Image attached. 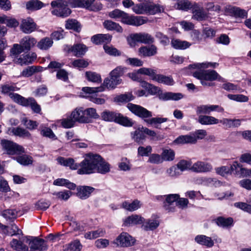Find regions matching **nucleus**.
Masks as SVG:
<instances>
[{
  "label": "nucleus",
  "instance_id": "58",
  "mask_svg": "<svg viewBox=\"0 0 251 251\" xmlns=\"http://www.w3.org/2000/svg\"><path fill=\"white\" fill-rule=\"evenodd\" d=\"M176 6L178 9L187 11L192 9L193 5L187 0H179Z\"/></svg>",
  "mask_w": 251,
  "mask_h": 251
},
{
  "label": "nucleus",
  "instance_id": "34",
  "mask_svg": "<svg viewBox=\"0 0 251 251\" xmlns=\"http://www.w3.org/2000/svg\"><path fill=\"white\" fill-rule=\"evenodd\" d=\"M115 123L126 127H131L134 124V123L131 119L123 116L119 113H118Z\"/></svg>",
  "mask_w": 251,
  "mask_h": 251
},
{
  "label": "nucleus",
  "instance_id": "27",
  "mask_svg": "<svg viewBox=\"0 0 251 251\" xmlns=\"http://www.w3.org/2000/svg\"><path fill=\"white\" fill-rule=\"evenodd\" d=\"M134 39L137 42L144 43L150 44L154 42L153 37L150 34L145 32L135 33Z\"/></svg>",
  "mask_w": 251,
  "mask_h": 251
},
{
  "label": "nucleus",
  "instance_id": "10",
  "mask_svg": "<svg viewBox=\"0 0 251 251\" xmlns=\"http://www.w3.org/2000/svg\"><path fill=\"white\" fill-rule=\"evenodd\" d=\"M126 107L130 111L139 117L147 118L152 116L151 112L140 105L128 103Z\"/></svg>",
  "mask_w": 251,
  "mask_h": 251
},
{
  "label": "nucleus",
  "instance_id": "25",
  "mask_svg": "<svg viewBox=\"0 0 251 251\" xmlns=\"http://www.w3.org/2000/svg\"><path fill=\"white\" fill-rule=\"evenodd\" d=\"M20 43L25 50L29 51L37 44V41L34 37L26 36L21 40Z\"/></svg>",
  "mask_w": 251,
  "mask_h": 251
},
{
  "label": "nucleus",
  "instance_id": "50",
  "mask_svg": "<svg viewBox=\"0 0 251 251\" xmlns=\"http://www.w3.org/2000/svg\"><path fill=\"white\" fill-rule=\"evenodd\" d=\"M103 25L104 27L108 30H116L118 32H122L123 28L119 24L116 23L112 21L107 20L104 22Z\"/></svg>",
  "mask_w": 251,
  "mask_h": 251
},
{
  "label": "nucleus",
  "instance_id": "4",
  "mask_svg": "<svg viewBox=\"0 0 251 251\" xmlns=\"http://www.w3.org/2000/svg\"><path fill=\"white\" fill-rule=\"evenodd\" d=\"M109 17L114 19H120L122 23L132 26H139L147 24L148 19L144 16L129 15L121 10L116 9L108 13Z\"/></svg>",
  "mask_w": 251,
  "mask_h": 251
},
{
  "label": "nucleus",
  "instance_id": "12",
  "mask_svg": "<svg viewBox=\"0 0 251 251\" xmlns=\"http://www.w3.org/2000/svg\"><path fill=\"white\" fill-rule=\"evenodd\" d=\"M217 111L218 112H224V109L219 105H201L196 108V113L197 115L209 114L211 112Z\"/></svg>",
  "mask_w": 251,
  "mask_h": 251
},
{
  "label": "nucleus",
  "instance_id": "11",
  "mask_svg": "<svg viewBox=\"0 0 251 251\" xmlns=\"http://www.w3.org/2000/svg\"><path fill=\"white\" fill-rule=\"evenodd\" d=\"M213 169V166L210 163L198 161L191 167V170L197 173H206L211 172Z\"/></svg>",
  "mask_w": 251,
  "mask_h": 251
},
{
  "label": "nucleus",
  "instance_id": "62",
  "mask_svg": "<svg viewBox=\"0 0 251 251\" xmlns=\"http://www.w3.org/2000/svg\"><path fill=\"white\" fill-rule=\"evenodd\" d=\"M17 161L23 165H28L32 164V158L27 155H23L16 157Z\"/></svg>",
  "mask_w": 251,
  "mask_h": 251
},
{
  "label": "nucleus",
  "instance_id": "51",
  "mask_svg": "<svg viewBox=\"0 0 251 251\" xmlns=\"http://www.w3.org/2000/svg\"><path fill=\"white\" fill-rule=\"evenodd\" d=\"M244 168L242 165L237 161L233 162L229 169L230 174H234L236 176H242L241 169Z\"/></svg>",
  "mask_w": 251,
  "mask_h": 251
},
{
  "label": "nucleus",
  "instance_id": "52",
  "mask_svg": "<svg viewBox=\"0 0 251 251\" xmlns=\"http://www.w3.org/2000/svg\"><path fill=\"white\" fill-rule=\"evenodd\" d=\"M155 81L168 85H173L174 84V81L172 77L162 75H157Z\"/></svg>",
  "mask_w": 251,
  "mask_h": 251
},
{
  "label": "nucleus",
  "instance_id": "35",
  "mask_svg": "<svg viewBox=\"0 0 251 251\" xmlns=\"http://www.w3.org/2000/svg\"><path fill=\"white\" fill-rule=\"evenodd\" d=\"M179 196L178 194H170L166 196V201L164 202V206L167 210L169 211H173L171 205L174 202L177 201L179 199Z\"/></svg>",
  "mask_w": 251,
  "mask_h": 251
},
{
  "label": "nucleus",
  "instance_id": "44",
  "mask_svg": "<svg viewBox=\"0 0 251 251\" xmlns=\"http://www.w3.org/2000/svg\"><path fill=\"white\" fill-rule=\"evenodd\" d=\"M65 27L68 29L79 32L81 29V25L77 20L71 19L66 21Z\"/></svg>",
  "mask_w": 251,
  "mask_h": 251
},
{
  "label": "nucleus",
  "instance_id": "16",
  "mask_svg": "<svg viewBox=\"0 0 251 251\" xmlns=\"http://www.w3.org/2000/svg\"><path fill=\"white\" fill-rule=\"evenodd\" d=\"M20 28L24 33L30 34L36 30V25L32 19L28 17L22 20Z\"/></svg>",
  "mask_w": 251,
  "mask_h": 251
},
{
  "label": "nucleus",
  "instance_id": "32",
  "mask_svg": "<svg viewBox=\"0 0 251 251\" xmlns=\"http://www.w3.org/2000/svg\"><path fill=\"white\" fill-rule=\"evenodd\" d=\"M163 161H172L175 158V152L174 151L170 148H165L162 149V152L161 154Z\"/></svg>",
  "mask_w": 251,
  "mask_h": 251
},
{
  "label": "nucleus",
  "instance_id": "29",
  "mask_svg": "<svg viewBox=\"0 0 251 251\" xmlns=\"http://www.w3.org/2000/svg\"><path fill=\"white\" fill-rule=\"evenodd\" d=\"M141 206L142 203L141 202L136 200L131 202L125 201L122 203L121 207L127 211L132 212L138 209Z\"/></svg>",
  "mask_w": 251,
  "mask_h": 251
},
{
  "label": "nucleus",
  "instance_id": "42",
  "mask_svg": "<svg viewBox=\"0 0 251 251\" xmlns=\"http://www.w3.org/2000/svg\"><path fill=\"white\" fill-rule=\"evenodd\" d=\"M12 248L17 251H28V247L21 240L13 239L10 243Z\"/></svg>",
  "mask_w": 251,
  "mask_h": 251
},
{
  "label": "nucleus",
  "instance_id": "54",
  "mask_svg": "<svg viewBox=\"0 0 251 251\" xmlns=\"http://www.w3.org/2000/svg\"><path fill=\"white\" fill-rule=\"evenodd\" d=\"M138 72L140 74L147 75L151 77L153 80L156 77L157 74L155 70L148 68H141L138 70Z\"/></svg>",
  "mask_w": 251,
  "mask_h": 251
},
{
  "label": "nucleus",
  "instance_id": "63",
  "mask_svg": "<svg viewBox=\"0 0 251 251\" xmlns=\"http://www.w3.org/2000/svg\"><path fill=\"white\" fill-rule=\"evenodd\" d=\"M41 134L44 137H46L53 140H55L57 138L52 130L50 128L47 127L42 126Z\"/></svg>",
  "mask_w": 251,
  "mask_h": 251
},
{
  "label": "nucleus",
  "instance_id": "59",
  "mask_svg": "<svg viewBox=\"0 0 251 251\" xmlns=\"http://www.w3.org/2000/svg\"><path fill=\"white\" fill-rule=\"evenodd\" d=\"M86 76L90 81L95 83H100L101 82L100 75L95 72H87L86 73Z\"/></svg>",
  "mask_w": 251,
  "mask_h": 251
},
{
  "label": "nucleus",
  "instance_id": "49",
  "mask_svg": "<svg viewBox=\"0 0 251 251\" xmlns=\"http://www.w3.org/2000/svg\"><path fill=\"white\" fill-rule=\"evenodd\" d=\"M118 113L114 111L106 110L101 113V117L105 121L116 122Z\"/></svg>",
  "mask_w": 251,
  "mask_h": 251
},
{
  "label": "nucleus",
  "instance_id": "23",
  "mask_svg": "<svg viewBox=\"0 0 251 251\" xmlns=\"http://www.w3.org/2000/svg\"><path fill=\"white\" fill-rule=\"evenodd\" d=\"M183 97V95L181 93L164 92L159 94V99L165 101L178 100L182 99Z\"/></svg>",
  "mask_w": 251,
  "mask_h": 251
},
{
  "label": "nucleus",
  "instance_id": "17",
  "mask_svg": "<svg viewBox=\"0 0 251 251\" xmlns=\"http://www.w3.org/2000/svg\"><path fill=\"white\" fill-rule=\"evenodd\" d=\"M193 17L194 19L198 21H203L207 19L209 17V14L204 10L203 8L199 5L195 4L192 7Z\"/></svg>",
  "mask_w": 251,
  "mask_h": 251
},
{
  "label": "nucleus",
  "instance_id": "21",
  "mask_svg": "<svg viewBox=\"0 0 251 251\" xmlns=\"http://www.w3.org/2000/svg\"><path fill=\"white\" fill-rule=\"evenodd\" d=\"M195 241L197 244L205 246L207 248H211L214 244V240L210 237L205 235H198L195 237Z\"/></svg>",
  "mask_w": 251,
  "mask_h": 251
},
{
  "label": "nucleus",
  "instance_id": "20",
  "mask_svg": "<svg viewBox=\"0 0 251 251\" xmlns=\"http://www.w3.org/2000/svg\"><path fill=\"white\" fill-rule=\"evenodd\" d=\"M95 188L88 186H79L77 188V196L82 200L88 198Z\"/></svg>",
  "mask_w": 251,
  "mask_h": 251
},
{
  "label": "nucleus",
  "instance_id": "28",
  "mask_svg": "<svg viewBox=\"0 0 251 251\" xmlns=\"http://www.w3.org/2000/svg\"><path fill=\"white\" fill-rule=\"evenodd\" d=\"M175 142L176 144H196V140L192 132L189 134L181 135L178 137Z\"/></svg>",
  "mask_w": 251,
  "mask_h": 251
},
{
  "label": "nucleus",
  "instance_id": "26",
  "mask_svg": "<svg viewBox=\"0 0 251 251\" xmlns=\"http://www.w3.org/2000/svg\"><path fill=\"white\" fill-rule=\"evenodd\" d=\"M198 122L202 125H212L219 124L220 120L213 116L201 115L199 116Z\"/></svg>",
  "mask_w": 251,
  "mask_h": 251
},
{
  "label": "nucleus",
  "instance_id": "19",
  "mask_svg": "<svg viewBox=\"0 0 251 251\" xmlns=\"http://www.w3.org/2000/svg\"><path fill=\"white\" fill-rule=\"evenodd\" d=\"M144 218L138 215H132L126 218L123 220V225L130 226L135 225L142 224Z\"/></svg>",
  "mask_w": 251,
  "mask_h": 251
},
{
  "label": "nucleus",
  "instance_id": "64",
  "mask_svg": "<svg viewBox=\"0 0 251 251\" xmlns=\"http://www.w3.org/2000/svg\"><path fill=\"white\" fill-rule=\"evenodd\" d=\"M191 162L189 161L181 160L178 162L176 165V167L177 168L178 171L180 170V172H183L186 171L188 169L191 170Z\"/></svg>",
  "mask_w": 251,
  "mask_h": 251
},
{
  "label": "nucleus",
  "instance_id": "30",
  "mask_svg": "<svg viewBox=\"0 0 251 251\" xmlns=\"http://www.w3.org/2000/svg\"><path fill=\"white\" fill-rule=\"evenodd\" d=\"M111 36L108 34H100L93 36L92 38V41L96 44H100L102 43H108L111 40Z\"/></svg>",
  "mask_w": 251,
  "mask_h": 251
},
{
  "label": "nucleus",
  "instance_id": "43",
  "mask_svg": "<svg viewBox=\"0 0 251 251\" xmlns=\"http://www.w3.org/2000/svg\"><path fill=\"white\" fill-rule=\"evenodd\" d=\"M19 88L14 84H4L1 86V92L5 95H8L10 98V95L14 94V92L17 91Z\"/></svg>",
  "mask_w": 251,
  "mask_h": 251
},
{
  "label": "nucleus",
  "instance_id": "55",
  "mask_svg": "<svg viewBox=\"0 0 251 251\" xmlns=\"http://www.w3.org/2000/svg\"><path fill=\"white\" fill-rule=\"evenodd\" d=\"M118 167L121 171H128L131 169V164L130 161L127 158L123 157L118 163Z\"/></svg>",
  "mask_w": 251,
  "mask_h": 251
},
{
  "label": "nucleus",
  "instance_id": "31",
  "mask_svg": "<svg viewBox=\"0 0 251 251\" xmlns=\"http://www.w3.org/2000/svg\"><path fill=\"white\" fill-rule=\"evenodd\" d=\"M8 131L16 136L22 138H29L31 136L30 133L27 130L20 127L10 128Z\"/></svg>",
  "mask_w": 251,
  "mask_h": 251
},
{
  "label": "nucleus",
  "instance_id": "46",
  "mask_svg": "<svg viewBox=\"0 0 251 251\" xmlns=\"http://www.w3.org/2000/svg\"><path fill=\"white\" fill-rule=\"evenodd\" d=\"M53 184L56 186H65L71 190H74L76 187L75 184L64 178H57L54 180Z\"/></svg>",
  "mask_w": 251,
  "mask_h": 251
},
{
  "label": "nucleus",
  "instance_id": "39",
  "mask_svg": "<svg viewBox=\"0 0 251 251\" xmlns=\"http://www.w3.org/2000/svg\"><path fill=\"white\" fill-rule=\"evenodd\" d=\"M105 231L102 228H100L95 231H88L85 233L84 237L86 239L92 240L104 235Z\"/></svg>",
  "mask_w": 251,
  "mask_h": 251
},
{
  "label": "nucleus",
  "instance_id": "5",
  "mask_svg": "<svg viewBox=\"0 0 251 251\" xmlns=\"http://www.w3.org/2000/svg\"><path fill=\"white\" fill-rule=\"evenodd\" d=\"M71 117L73 118L75 122L89 123L91 122L92 119H98L99 116L95 108L85 109L82 107H78L72 111Z\"/></svg>",
  "mask_w": 251,
  "mask_h": 251
},
{
  "label": "nucleus",
  "instance_id": "47",
  "mask_svg": "<svg viewBox=\"0 0 251 251\" xmlns=\"http://www.w3.org/2000/svg\"><path fill=\"white\" fill-rule=\"evenodd\" d=\"M45 5L42 2L38 0H30L26 4V8L31 10H39Z\"/></svg>",
  "mask_w": 251,
  "mask_h": 251
},
{
  "label": "nucleus",
  "instance_id": "15",
  "mask_svg": "<svg viewBox=\"0 0 251 251\" xmlns=\"http://www.w3.org/2000/svg\"><path fill=\"white\" fill-rule=\"evenodd\" d=\"M30 251H45L48 249L47 242L43 239L35 238L29 243Z\"/></svg>",
  "mask_w": 251,
  "mask_h": 251
},
{
  "label": "nucleus",
  "instance_id": "18",
  "mask_svg": "<svg viewBox=\"0 0 251 251\" xmlns=\"http://www.w3.org/2000/svg\"><path fill=\"white\" fill-rule=\"evenodd\" d=\"M37 58L35 52H29L20 55L13 61L15 63L21 65H27L32 63Z\"/></svg>",
  "mask_w": 251,
  "mask_h": 251
},
{
  "label": "nucleus",
  "instance_id": "41",
  "mask_svg": "<svg viewBox=\"0 0 251 251\" xmlns=\"http://www.w3.org/2000/svg\"><path fill=\"white\" fill-rule=\"evenodd\" d=\"M75 56H80L85 54L87 51L86 46L82 44H76L72 47L69 50Z\"/></svg>",
  "mask_w": 251,
  "mask_h": 251
},
{
  "label": "nucleus",
  "instance_id": "14",
  "mask_svg": "<svg viewBox=\"0 0 251 251\" xmlns=\"http://www.w3.org/2000/svg\"><path fill=\"white\" fill-rule=\"evenodd\" d=\"M134 243V240L132 237L126 232L122 233L114 241V243L116 244L118 246L123 247L130 246L132 245Z\"/></svg>",
  "mask_w": 251,
  "mask_h": 251
},
{
  "label": "nucleus",
  "instance_id": "36",
  "mask_svg": "<svg viewBox=\"0 0 251 251\" xmlns=\"http://www.w3.org/2000/svg\"><path fill=\"white\" fill-rule=\"evenodd\" d=\"M226 10L237 17L244 18L247 15V12L245 10L230 5L226 6Z\"/></svg>",
  "mask_w": 251,
  "mask_h": 251
},
{
  "label": "nucleus",
  "instance_id": "33",
  "mask_svg": "<svg viewBox=\"0 0 251 251\" xmlns=\"http://www.w3.org/2000/svg\"><path fill=\"white\" fill-rule=\"evenodd\" d=\"M135 97L130 92L117 96L114 98V101L118 103L127 102L134 100Z\"/></svg>",
  "mask_w": 251,
  "mask_h": 251
},
{
  "label": "nucleus",
  "instance_id": "9",
  "mask_svg": "<svg viewBox=\"0 0 251 251\" xmlns=\"http://www.w3.org/2000/svg\"><path fill=\"white\" fill-rule=\"evenodd\" d=\"M1 144L8 154H19L25 152L24 148L22 146L12 141L3 140L1 141Z\"/></svg>",
  "mask_w": 251,
  "mask_h": 251
},
{
  "label": "nucleus",
  "instance_id": "38",
  "mask_svg": "<svg viewBox=\"0 0 251 251\" xmlns=\"http://www.w3.org/2000/svg\"><path fill=\"white\" fill-rule=\"evenodd\" d=\"M110 166L109 164L103 161L102 158L100 157V160L97 165L96 172H98L101 174H105L110 171Z\"/></svg>",
  "mask_w": 251,
  "mask_h": 251
},
{
  "label": "nucleus",
  "instance_id": "61",
  "mask_svg": "<svg viewBox=\"0 0 251 251\" xmlns=\"http://www.w3.org/2000/svg\"><path fill=\"white\" fill-rule=\"evenodd\" d=\"M59 122L61 124L62 127L65 128H69L73 127L75 123L74 119L71 117V115L68 118L60 120Z\"/></svg>",
  "mask_w": 251,
  "mask_h": 251
},
{
  "label": "nucleus",
  "instance_id": "53",
  "mask_svg": "<svg viewBox=\"0 0 251 251\" xmlns=\"http://www.w3.org/2000/svg\"><path fill=\"white\" fill-rule=\"evenodd\" d=\"M214 182L217 181L210 177H199L195 179V183L198 185L209 186L213 184Z\"/></svg>",
  "mask_w": 251,
  "mask_h": 251
},
{
  "label": "nucleus",
  "instance_id": "1",
  "mask_svg": "<svg viewBox=\"0 0 251 251\" xmlns=\"http://www.w3.org/2000/svg\"><path fill=\"white\" fill-rule=\"evenodd\" d=\"M84 159L79 165L75 162L74 159L59 157L57 158V162L61 165L69 167L72 170H77L79 175L91 174L96 172L97 165L100 159V156L91 153L85 154Z\"/></svg>",
  "mask_w": 251,
  "mask_h": 251
},
{
  "label": "nucleus",
  "instance_id": "22",
  "mask_svg": "<svg viewBox=\"0 0 251 251\" xmlns=\"http://www.w3.org/2000/svg\"><path fill=\"white\" fill-rule=\"evenodd\" d=\"M139 54L144 57H150L156 55L157 48L154 45L142 47L139 49Z\"/></svg>",
  "mask_w": 251,
  "mask_h": 251
},
{
  "label": "nucleus",
  "instance_id": "57",
  "mask_svg": "<svg viewBox=\"0 0 251 251\" xmlns=\"http://www.w3.org/2000/svg\"><path fill=\"white\" fill-rule=\"evenodd\" d=\"M21 122L26 128L31 130L36 129L38 126V123L36 121L29 120L26 117L22 118Z\"/></svg>",
  "mask_w": 251,
  "mask_h": 251
},
{
  "label": "nucleus",
  "instance_id": "13",
  "mask_svg": "<svg viewBox=\"0 0 251 251\" xmlns=\"http://www.w3.org/2000/svg\"><path fill=\"white\" fill-rule=\"evenodd\" d=\"M159 220L156 215H152L151 218L145 219L142 223V227L145 231H152L156 229L159 226Z\"/></svg>",
  "mask_w": 251,
  "mask_h": 251
},
{
  "label": "nucleus",
  "instance_id": "3",
  "mask_svg": "<svg viewBox=\"0 0 251 251\" xmlns=\"http://www.w3.org/2000/svg\"><path fill=\"white\" fill-rule=\"evenodd\" d=\"M122 82L121 78H117L115 76H110V77L106 78L104 81L102 86L98 87H83L82 91L85 93V96H82V97L88 98L91 101L98 104H101L105 102L103 99L97 98L98 92H102L104 90V87L108 90L114 89L117 85L120 84Z\"/></svg>",
  "mask_w": 251,
  "mask_h": 251
},
{
  "label": "nucleus",
  "instance_id": "7",
  "mask_svg": "<svg viewBox=\"0 0 251 251\" xmlns=\"http://www.w3.org/2000/svg\"><path fill=\"white\" fill-rule=\"evenodd\" d=\"M72 7L86 8L90 11H97L102 9V5L98 0H73L70 2Z\"/></svg>",
  "mask_w": 251,
  "mask_h": 251
},
{
  "label": "nucleus",
  "instance_id": "48",
  "mask_svg": "<svg viewBox=\"0 0 251 251\" xmlns=\"http://www.w3.org/2000/svg\"><path fill=\"white\" fill-rule=\"evenodd\" d=\"M25 50L23 48L21 43L14 44L12 48L10 50V55L13 59V60L19 57L20 54L23 52Z\"/></svg>",
  "mask_w": 251,
  "mask_h": 251
},
{
  "label": "nucleus",
  "instance_id": "24",
  "mask_svg": "<svg viewBox=\"0 0 251 251\" xmlns=\"http://www.w3.org/2000/svg\"><path fill=\"white\" fill-rule=\"evenodd\" d=\"M36 44L38 49L41 50L47 51L52 46L53 41L51 38L45 37L41 39Z\"/></svg>",
  "mask_w": 251,
  "mask_h": 251
},
{
  "label": "nucleus",
  "instance_id": "45",
  "mask_svg": "<svg viewBox=\"0 0 251 251\" xmlns=\"http://www.w3.org/2000/svg\"><path fill=\"white\" fill-rule=\"evenodd\" d=\"M10 99L18 104L27 107L28 98H25L18 94L14 93V94L10 95Z\"/></svg>",
  "mask_w": 251,
  "mask_h": 251
},
{
  "label": "nucleus",
  "instance_id": "60",
  "mask_svg": "<svg viewBox=\"0 0 251 251\" xmlns=\"http://www.w3.org/2000/svg\"><path fill=\"white\" fill-rule=\"evenodd\" d=\"M227 98L237 102H244L249 100V98L242 94H228Z\"/></svg>",
  "mask_w": 251,
  "mask_h": 251
},
{
  "label": "nucleus",
  "instance_id": "2",
  "mask_svg": "<svg viewBox=\"0 0 251 251\" xmlns=\"http://www.w3.org/2000/svg\"><path fill=\"white\" fill-rule=\"evenodd\" d=\"M218 65V64L216 62H205L190 65L189 67L198 69V70L193 73V75L200 80L201 85L204 86H212L214 84L212 81L216 80L222 81V77L215 70H204L203 69L208 68H216Z\"/></svg>",
  "mask_w": 251,
  "mask_h": 251
},
{
  "label": "nucleus",
  "instance_id": "56",
  "mask_svg": "<svg viewBox=\"0 0 251 251\" xmlns=\"http://www.w3.org/2000/svg\"><path fill=\"white\" fill-rule=\"evenodd\" d=\"M216 223L219 226L226 227L232 225L233 219L231 218H225L221 217L216 219Z\"/></svg>",
  "mask_w": 251,
  "mask_h": 251
},
{
  "label": "nucleus",
  "instance_id": "6",
  "mask_svg": "<svg viewBox=\"0 0 251 251\" xmlns=\"http://www.w3.org/2000/svg\"><path fill=\"white\" fill-rule=\"evenodd\" d=\"M162 10L160 5L151 2L137 3L132 8V11L138 15H154Z\"/></svg>",
  "mask_w": 251,
  "mask_h": 251
},
{
  "label": "nucleus",
  "instance_id": "40",
  "mask_svg": "<svg viewBox=\"0 0 251 251\" xmlns=\"http://www.w3.org/2000/svg\"><path fill=\"white\" fill-rule=\"evenodd\" d=\"M171 45L174 48L178 50H184L191 46V44L187 41L176 39L172 40Z\"/></svg>",
  "mask_w": 251,
  "mask_h": 251
},
{
  "label": "nucleus",
  "instance_id": "8",
  "mask_svg": "<svg viewBox=\"0 0 251 251\" xmlns=\"http://www.w3.org/2000/svg\"><path fill=\"white\" fill-rule=\"evenodd\" d=\"M51 6L53 9L51 13L55 16L61 17H66L69 16L71 13V10L68 7L67 3L62 0H56L52 1Z\"/></svg>",
  "mask_w": 251,
  "mask_h": 251
},
{
  "label": "nucleus",
  "instance_id": "37",
  "mask_svg": "<svg viewBox=\"0 0 251 251\" xmlns=\"http://www.w3.org/2000/svg\"><path fill=\"white\" fill-rule=\"evenodd\" d=\"M143 126H139L135 131L131 133L132 138L137 142H140L145 139V135L144 130L142 128Z\"/></svg>",
  "mask_w": 251,
  "mask_h": 251
}]
</instances>
